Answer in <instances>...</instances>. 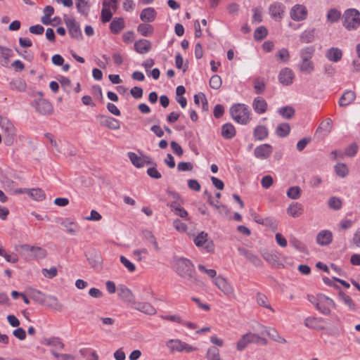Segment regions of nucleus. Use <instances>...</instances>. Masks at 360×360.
<instances>
[{"instance_id": "obj_54", "label": "nucleus", "mask_w": 360, "mask_h": 360, "mask_svg": "<svg viewBox=\"0 0 360 360\" xmlns=\"http://www.w3.org/2000/svg\"><path fill=\"white\" fill-rule=\"evenodd\" d=\"M278 112L285 119H291L295 115V110L291 106H285L279 109Z\"/></svg>"}, {"instance_id": "obj_43", "label": "nucleus", "mask_w": 360, "mask_h": 360, "mask_svg": "<svg viewBox=\"0 0 360 360\" xmlns=\"http://www.w3.org/2000/svg\"><path fill=\"white\" fill-rule=\"evenodd\" d=\"M256 300H257V303L259 306L265 307L268 309H270L273 312L274 311V309L269 304L268 298L265 295H264L261 292H258L256 296Z\"/></svg>"}, {"instance_id": "obj_27", "label": "nucleus", "mask_w": 360, "mask_h": 360, "mask_svg": "<svg viewBox=\"0 0 360 360\" xmlns=\"http://www.w3.org/2000/svg\"><path fill=\"white\" fill-rule=\"evenodd\" d=\"M151 47L150 41L145 39H139L134 43V49L141 54L148 53L150 51Z\"/></svg>"}, {"instance_id": "obj_26", "label": "nucleus", "mask_w": 360, "mask_h": 360, "mask_svg": "<svg viewBox=\"0 0 360 360\" xmlns=\"http://www.w3.org/2000/svg\"><path fill=\"white\" fill-rule=\"evenodd\" d=\"M118 296L125 302L132 303L134 302V295L132 292L125 285H120L118 288Z\"/></svg>"}, {"instance_id": "obj_3", "label": "nucleus", "mask_w": 360, "mask_h": 360, "mask_svg": "<svg viewBox=\"0 0 360 360\" xmlns=\"http://www.w3.org/2000/svg\"><path fill=\"white\" fill-rule=\"evenodd\" d=\"M230 114L235 122L241 124H247L250 120V110L245 104L236 103L233 105L230 108Z\"/></svg>"}, {"instance_id": "obj_20", "label": "nucleus", "mask_w": 360, "mask_h": 360, "mask_svg": "<svg viewBox=\"0 0 360 360\" xmlns=\"http://www.w3.org/2000/svg\"><path fill=\"white\" fill-rule=\"evenodd\" d=\"M294 74L288 68H283L278 75V80L283 85H290L292 83Z\"/></svg>"}, {"instance_id": "obj_53", "label": "nucleus", "mask_w": 360, "mask_h": 360, "mask_svg": "<svg viewBox=\"0 0 360 360\" xmlns=\"http://www.w3.org/2000/svg\"><path fill=\"white\" fill-rule=\"evenodd\" d=\"M206 358L208 360H221L219 350L215 347H210L207 349Z\"/></svg>"}, {"instance_id": "obj_61", "label": "nucleus", "mask_w": 360, "mask_h": 360, "mask_svg": "<svg viewBox=\"0 0 360 360\" xmlns=\"http://www.w3.org/2000/svg\"><path fill=\"white\" fill-rule=\"evenodd\" d=\"M254 89L257 94H262L265 89V83L263 80L257 79L254 82Z\"/></svg>"}, {"instance_id": "obj_29", "label": "nucleus", "mask_w": 360, "mask_h": 360, "mask_svg": "<svg viewBox=\"0 0 360 360\" xmlns=\"http://www.w3.org/2000/svg\"><path fill=\"white\" fill-rule=\"evenodd\" d=\"M332 122L330 118L324 120L318 127L316 134H323V136L328 135L332 129Z\"/></svg>"}, {"instance_id": "obj_38", "label": "nucleus", "mask_w": 360, "mask_h": 360, "mask_svg": "<svg viewBox=\"0 0 360 360\" xmlns=\"http://www.w3.org/2000/svg\"><path fill=\"white\" fill-rule=\"evenodd\" d=\"M137 32L143 37H148L153 34L154 28L148 23H141L137 27Z\"/></svg>"}, {"instance_id": "obj_10", "label": "nucleus", "mask_w": 360, "mask_h": 360, "mask_svg": "<svg viewBox=\"0 0 360 360\" xmlns=\"http://www.w3.org/2000/svg\"><path fill=\"white\" fill-rule=\"evenodd\" d=\"M20 248L25 252L30 253V257L37 259H44L47 255L46 250L41 247L24 244Z\"/></svg>"}, {"instance_id": "obj_22", "label": "nucleus", "mask_w": 360, "mask_h": 360, "mask_svg": "<svg viewBox=\"0 0 360 360\" xmlns=\"http://www.w3.org/2000/svg\"><path fill=\"white\" fill-rule=\"evenodd\" d=\"M43 304L56 311H61L64 308L63 304L56 297L52 295H46V297L44 300Z\"/></svg>"}, {"instance_id": "obj_24", "label": "nucleus", "mask_w": 360, "mask_h": 360, "mask_svg": "<svg viewBox=\"0 0 360 360\" xmlns=\"http://www.w3.org/2000/svg\"><path fill=\"white\" fill-rule=\"evenodd\" d=\"M157 16V12L155 8L148 7L143 9L140 14V19L144 22H153Z\"/></svg>"}, {"instance_id": "obj_56", "label": "nucleus", "mask_w": 360, "mask_h": 360, "mask_svg": "<svg viewBox=\"0 0 360 360\" xmlns=\"http://www.w3.org/2000/svg\"><path fill=\"white\" fill-rule=\"evenodd\" d=\"M268 34L267 29L264 26H259L254 32V38L257 41H260L264 39Z\"/></svg>"}, {"instance_id": "obj_52", "label": "nucleus", "mask_w": 360, "mask_h": 360, "mask_svg": "<svg viewBox=\"0 0 360 360\" xmlns=\"http://www.w3.org/2000/svg\"><path fill=\"white\" fill-rule=\"evenodd\" d=\"M248 336L249 337L250 344L256 343L262 345H266L267 344V340L265 338H262L255 333H248Z\"/></svg>"}, {"instance_id": "obj_8", "label": "nucleus", "mask_w": 360, "mask_h": 360, "mask_svg": "<svg viewBox=\"0 0 360 360\" xmlns=\"http://www.w3.org/2000/svg\"><path fill=\"white\" fill-rule=\"evenodd\" d=\"M207 238L208 234L205 231H201L194 238L193 242L197 247H203L207 252H212L214 250V245L212 240H208Z\"/></svg>"}, {"instance_id": "obj_33", "label": "nucleus", "mask_w": 360, "mask_h": 360, "mask_svg": "<svg viewBox=\"0 0 360 360\" xmlns=\"http://www.w3.org/2000/svg\"><path fill=\"white\" fill-rule=\"evenodd\" d=\"M303 207L299 202H292L287 209V213L292 217H299L302 214Z\"/></svg>"}, {"instance_id": "obj_57", "label": "nucleus", "mask_w": 360, "mask_h": 360, "mask_svg": "<svg viewBox=\"0 0 360 360\" xmlns=\"http://www.w3.org/2000/svg\"><path fill=\"white\" fill-rule=\"evenodd\" d=\"M342 200L338 197H331L329 198L328 205L330 209L339 210L342 207Z\"/></svg>"}, {"instance_id": "obj_47", "label": "nucleus", "mask_w": 360, "mask_h": 360, "mask_svg": "<svg viewBox=\"0 0 360 360\" xmlns=\"http://www.w3.org/2000/svg\"><path fill=\"white\" fill-rule=\"evenodd\" d=\"M290 244L300 252L307 253V246L297 238H291L290 240Z\"/></svg>"}, {"instance_id": "obj_17", "label": "nucleus", "mask_w": 360, "mask_h": 360, "mask_svg": "<svg viewBox=\"0 0 360 360\" xmlns=\"http://www.w3.org/2000/svg\"><path fill=\"white\" fill-rule=\"evenodd\" d=\"M269 14L275 20H280L283 18L285 11V6L282 3L275 2L269 8Z\"/></svg>"}, {"instance_id": "obj_45", "label": "nucleus", "mask_w": 360, "mask_h": 360, "mask_svg": "<svg viewBox=\"0 0 360 360\" xmlns=\"http://www.w3.org/2000/svg\"><path fill=\"white\" fill-rule=\"evenodd\" d=\"M335 174L341 177L345 178L349 174V169L345 163H338L334 167Z\"/></svg>"}, {"instance_id": "obj_25", "label": "nucleus", "mask_w": 360, "mask_h": 360, "mask_svg": "<svg viewBox=\"0 0 360 360\" xmlns=\"http://www.w3.org/2000/svg\"><path fill=\"white\" fill-rule=\"evenodd\" d=\"M356 94L352 90H347L340 98L338 104L340 107H345L352 103L356 99Z\"/></svg>"}, {"instance_id": "obj_6", "label": "nucleus", "mask_w": 360, "mask_h": 360, "mask_svg": "<svg viewBox=\"0 0 360 360\" xmlns=\"http://www.w3.org/2000/svg\"><path fill=\"white\" fill-rule=\"evenodd\" d=\"M167 347L171 353L174 352L190 353L197 349L179 339H171L166 342Z\"/></svg>"}, {"instance_id": "obj_44", "label": "nucleus", "mask_w": 360, "mask_h": 360, "mask_svg": "<svg viewBox=\"0 0 360 360\" xmlns=\"http://www.w3.org/2000/svg\"><path fill=\"white\" fill-rule=\"evenodd\" d=\"M290 131V127L288 123H281L276 127V134L279 137L287 136Z\"/></svg>"}, {"instance_id": "obj_50", "label": "nucleus", "mask_w": 360, "mask_h": 360, "mask_svg": "<svg viewBox=\"0 0 360 360\" xmlns=\"http://www.w3.org/2000/svg\"><path fill=\"white\" fill-rule=\"evenodd\" d=\"M301 188L299 186H291L287 191V196L292 200H297L300 198Z\"/></svg>"}, {"instance_id": "obj_7", "label": "nucleus", "mask_w": 360, "mask_h": 360, "mask_svg": "<svg viewBox=\"0 0 360 360\" xmlns=\"http://www.w3.org/2000/svg\"><path fill=\"white\" fill-rule=\"evenodd\" d=\"M39 98L34 100V107L35 110L41 115H48L53 112L52 104L46 99L42 98L43 94L41 91L37 92Z\"/></svg>"}, {"instance_id": "obj_19", "label": "nucleus", "mask_w": 360, "mask_h": 360, "mask_svg": "<svg viewBox=\"0 0 360 360\" xmlns=\"http://www.w3.org/2000/svg\"><path fill=\"white\" fill-rule=\"evenodd\" d=\"M132 307L148 315L156 314L155 308L149 302H133Z\"/></svg>"}, {"instance_id": "obj_5", "label": "nucleus", "mask_w": 360, "mask_h": 360, "mask_svg": "<svg viewBox=\"0 0 360 360\" xmlns=\"http://www.w3.org/2000/svg\"><path fill=\"white\" fill-rule=\"evenodd\" d=\"M0 127L4 131L5 144L6 146H11L15 134L14 125L7 117L0 115Z\"/></svg>"}, {"instance_id": "obj_55", "label": "nucleus", "mask_w": 360, "mask_h": 360, "mask_svg": "<svg viewBox=\"0 0 360 360\" xmlns=\"http://www.w3.org/2000/svg\"><path fill=\"white\" fill-rule=\"evenodd\" d=\"M11 89L13 90H18L19 91H24L26 89L25 82L20 79H15L10 83Z\"/></svg>"}, {"instance_id": "obj_63", "label": "nucleus", "mask_w": 360, "mask_h": 360, "mask_svg": "<svg viewBox=\"0 0 360 360\" xmlns=\"http://www.w3.org/2000/svg\"><path fill=\"white\" fill-rule=\"evenodd\" d=\"M358 146L354 143L348 146L345 149V155L349 157H354L357 153Z\"/></svg>"}, {"instance_id": "obj_11", "label": "nucleus", "mask_w": 360, "mask_h": 360, "mask_svg": "<svg viewBox=\"0 0 360 360\" xmlns=\"http://www.w3.org/2000/svg\"><path fill=\"white\" fill-rule=\"evenodd\" d=\"M64 20L71 37L75 38L77 40H82V33L79 27V25L75 19L66 18Z\"/></svg>"}, {"instance_id": "obj_46", "label": "nucleus", "mask_w": 360, "mask_h": 360, "mask_svg": "<svg viewBox=\"0 0 360 360\" xmlns=\"http://www.w3.org/2000/svg\"><path fill=\"white\" fill-rule=\"evenodd\" d=\"M339 297L344 302L345 304H346L349 309L352 311L356 310V304H354L352 299L347 295H346L345 292L340 291L339 292Z\"/></svg>"}, {"instance_id": "obj_39", "label": "nucleus", "mask_w": 360, "mask_h": 360, "mask_svg": "<svg viewBox=\"0 0 360 360\" xmlns=\"http://www.w3.org/2000/svg\"><path fill=\"white\" fill-rule=\"evenodd\" d=\"M300 70L305 74H311L314 70L312 60H300L298 64Z\"/></svg>"}, {"instance_id": "obj_62", "label": "nucleus", "mask_w": 360, "mask_h": 360, "mask_svg": "<svg viewBox=\"0 0 360 360\" xmlns=\"http://www.w3.org/2000/svg\"><path fill=\"white\" fill-rule=\"evenodd\" d=\"M277 59L283 62H287L290 58L289 51L286 49L279 50L276 55Z\"/></svg>"}, {"instance_id": "obj_58", "label": "nucleus", "mask_w": 360, "mask_h": 360, "mask_svg": "<svg viewBox=\"0 0 360 360\" xmlns=\"http://www.w3.org/2000/svg\"><path fill=\"white\" fill-rule=\"evenodd\" d=\"M222 84L221 78L217 75L211 77L210 79V86L213 89H219Z\"/></svg>"}, {"instance_id": "obj_64", "label": "nucleus", "mask_w": 360, "mask_h": 360, "mask_svg": "<svg viewBox=\"0 0 360 360\" xmlns=\"http://www.w3.org/2000/svg\"><path fill=\"white\" fill-rule=\"evenodd\" d=\"M147 174L152 179H159L162 177L161 174L156 169V166H153L147 169Z\"/></svg>"}, {"instance_id": "obj_60", "label": "nucleus", "mask_w": 360, "mask_h": 360, "mask_svg": "<svg viewBox=\"0 0 360 360\" xmlns=\"http://www.w3.org/2000/svg\"><path fill=\"white\" fill-rule=\"evenodd\" d=\"M120 262L128 269L130 272H134L136 270L135 265L131 262L124 256H120Z\"/></svg>"}, {"instance_id": "obj_49", "label": "nucleus", "mask_w": 360, "mask_h": 360, "mask_svg": "<svg viewBox=\"0 0 360 360\" xmlns=\"http://www.w3.org/2000/svg\"><path fill=\"white\" fill-rule=\"evenodd\" d=\"M327 20L330 23L338 22L341 17V12L336 8H330L327 13Z\"/></svg>"}, {"instance_id": "obj_34", "label": "nucleus", "mask_w": 360, "mask_h": 360, "mask_svg": "<svg viewBox=\"0 0 360 360\" xmlns=\"http://www.w3.org/2000/svg\"><path fill=\"white\" fill-rule=\"evenodd\" d=\"M141 235L146 240H147L148 243H151L153 245L156 251L159 252L160 250V248L158 244L156 238L151 231L144 229L142 231Z\"/></svg>"}, {"instance_id": "obj_59", "label": "nucleus", "mask_w": 360, "mask_h": 360, "mask_svg": "<svg viewBox=\"0 0 360 360\" xmlns=\"http://www.w3.org/2000/svg\"><path fill=\"white\" fill-rule=\"evenodd\" d=\"M249 344V337L248 336V333H246L243 335L237 342L236 349L238 351H243Z\"/></svg>"}, {"instance_id": "obj_12", "label": "nucleus", "mask_w": 360, "mask_h": 360, "mask_svg": "<svg viewBox=\"0 0 360 360\" xmlns=\"http://www.w3.org/2000/svg\"><path fill=\"white\" fill-rule=\"evenodd\" d=\"M214 284L221 290L226 295L232 296L234 294V290L232 285L228 283L226 279L219 276L214 278Z\"/></svg>"}, {"instance_id": "obj_21", "label": "nucleus", "mask_w": 360, "mask_h": 360, "mask_svg": "<svg viewBox=\"0 0 360 360\" xmlns=\"http://www.w3.org/2000/svg\"><path fill=\"white\" fill-rule=\"evenodd\" d=\"M332 240L333 234L328 230H322L316 236V243L322 246L329 245Z\"/></svg>"}, {"instance_id": "obj_23", "label": "nucleus", "mask_w": 360, "mask_h": 360, "mask_svg": "<svg viewBox=\"0 0 360 360\" xmlns=\"http://www.w3.org/2000/svg\"><path fill=\"white\" fill-rule=\"evenodd\" d=\"M238 251L240 253V255L244 256L250 262H251L255 266H259L262 264V261L259 258V257L253 254L248 250L245 249L243 248H238Z\"/></svg>"}, {"instance_id": "obj_2", "label": "nucleus", "mask_w": 360, "mask_h": 360, "mask_svg": "<svg viewBox=\"0 0 360 360\" xmlns=\"http://www.w3.org/2000/svg\"><path fill=\"white\" fill-rule=\"evenodd\" d=\"M308 300L324 315H329L330 314V307H335V304L334 301L328 297L319 294L316 296L308 295Z\"/></svg>"}, {"instance_id": "obj_4", "label": "nucleus", "mask_w": 360, "mask_h": 360, "mask_svg": "<svg viewBox=\"0 0 360 360\" xmlns=\"http://www.w3.org/2000/svg\"><path fill=\"white\" fill-rule=\"evenodd\" d=\"M343 18V26L348 30H356L360 25V13L355 8L346 10Z\"/></svg>"}, {"instance_id": "obj_51", "label": "nucleus", "mask_w": 360, "mask_h": 360, "mask_svg": "<svg viewBox=\"0 0 360 360\" xmlns=\"http://www.w3.org/2000/svg\"><path fill=\"white\" fill-rule=\"evenodd\" d=\"M314 29L304 31L300 35V40L303 43L311 42L314 38Z\"/></svg>"}, {"instance_id": "obj_31", "label": "nucleus", "mask_w": 360, "mask_h": 360, "mask_svg": "<svg viewBox=\"0 0 360 360\" xmlns=\"http://www.w3.org/2000/svg\"><path fill=\"white\" fill-rule=\"evenodd\" d=\"M221 136L226 139H231L236 136V129L231 123H226L221 127Z\"/></svg>"}, {"instance_id": "obj_14", "label": "nucleus", "mask_w": 360, "mask_h": 360, "mask_svg": "<svg viewBox=\"0 0 360 360\" xmlns=\"http://www.w3.org/2000/svg\"><path fill=\"white\" fill-rule=\"evenodd\" d=\"M307 10L303 5L296 4L290 11V17L295 21H302L307 18Z\"/></svg>"}, {"instance_id": "obj_15", "label": "nucleus", "mask_w": 360, "mask_h": 360, "mask_svg": "<svg viewBox=\"0 0 360 360\" xmlns=\"http://www.w3.org/2000/svg\"><path fill=\"white\" fill-rule=\"evenodd\" d=\"M273 152V148L270 144L264 143L257 146L254 151L255 156L258 159H266Z\"/></svg>"}, {"instance_id": "obj_9", "label": "nucleus", "mask_w": 360, "mask_h": 360, "mask_svg": "<svg viewBox=\"0 0 360 360\" xmlns=\"http://www.w3.org/2000/svg\"><path fill=\"white\" fill-rule=\"evenodd\" d=\"M118 0H103L102 5L103 8L101 13V20L103 23L109 22L112 17V13L110 10L111 7L114 11L117 9V3Z\"/></svg>"}, {"instance_id": "obj_36", "label": "nucleus", "mask_w": 360, "mask_h": 360, "mask_svg": "<svg viewBox=\"0 0 360 360\" xmlns=\"http://www.w3.org/2000/svg\"><path fill=\"white\" fill-rule=\"evenodd\" d=\"M44 344L48 346L53 347L56 349H63L65 347L63 342L58 337L46 338L44 340Z\"/></svg>"}, {"instance_id": "obj_18", "label": "nucleus", "mask_w": 360, "mask_h": 360, "mask_svg": "<svg viewBox=\"0 0 360 360\" xmlns=\"http://www.w3.org/2000/svg\"><path fill=\"white\" fill-rule=\"evenodd\" d=\"M323 322L324 319L322 318L311 316L306 318L304 321L306 327L317 330H322L325 329V327L322 325V323Z\"/></svg>"}, {"instance_id": "obj_13", "label": "nucleus", "mask_w": 360, "mask_h": 360, "mask_svg": "<svg viewBox=\"0 0 360 360\" xmlns=\"http://www.w3.org/2000/svg\"><path fill=\"white\" fill-rule=\"evenodd\" d=\"M13 193L18 194V193H27L28 194L31 198H32L35 200H42L45 198L46 195L41 188H19L16 189L13 191Z\"/></svg>"}, {"instance_id": "obj_30", "label": "nucleus", "mask_w": 360, "mask_h": 360, "mask_svg": "<svg viewBox=\"0 0 360 360\" xmlns=\"http://www.w3.org/2000/svg\"><path fill=\"white\" fill-rule=\"evenodd\" d=\"M124 26V20L122 18H115L110 24V30L112 33L118 34Z\"/></svg>"}, {"instance_id": "obj_1", "label": "nucleus", "mask_w": 360, "mask_h": 360, "mask_svg": "<svg viewBox=\"0 0 360 360\" xmlns=\"http://www.w3.org/2000/svg\"><path fill=\"white\" fill-rule=\"evenodd\" d=\"M176 271L184 279L186 285H198L199 281L195 276V271L192 262L186 258L181 257L176 261Z\"/></svg>"}, {"instance_id": "obj_28", "label": "nucleus", "mask_w": 360, "mask_h": 360, "mask_svg": "<svg viewBox=\"0 0 360 360\" xmlns=\"http://www.w3.org/2000/svg\"><path fill=\"white\" fill-rule=\"evenodd\" d=\"M326 56L329 60L337 63L341 60L342 51L338 48L332 47L327 51Z\"/></svg>"}, {"instance_id": "obj_41", "label": "nucleus", "mask_w": 360, "mask_h": 360, "mask_svg": "<svg viewBox=\"0 0 360 360\" xmlns=\"http://www.w3.org/2000/svg\"><path fill=\"white\" fill-rule=\"evenodd\" d=\"M128 157L131 162V163L137 168H141L144 166L143 157L138 156L135 153L129 152L128 153Z\"/></svg>"}, {"instance_id": "obj_16", "label": "nucleus", "mask_w": 360, "mask_h": 360, "mask_svg": "<svg viewBox=\"0 0 360 360\" xmlns=\"http://www.w3.org/2000/svg\"><path fill=\"white\" fill-rule=\"evenodd\" d=\"M96 117L98 120L101 124L110 129L116 130L120 129V122L115 118L102 115H99Z\"/></svg>"}, {"instance_id": "obj_35", "label": "nucleus", "mask_w": 360, "mask_h": 360, "mask_svg": "<svg viewBox=\"0 0 360 360\" xmlns=\"http://www.w3.org/2000/svg\"><path fill=\"white\" fill-rule=\"evenodd\" d=\"M268 129L264 125H259L256 127L253 131L254 138L257 141L264 140L268 136Z\"/></svg>"}, {"instance_id": "obj_40", "label": "nucleus", "mask_w": 360, "mask_h": 360, "mask_svg": "<svg viewBox=\"0 0 360 360\" xmlns=\"http://www.w3.org/2000/svg\"><path fill=\"white\" fill-rule=\"evenodd\" d=\"M314 51V47L311 46L301 49L300 52V60H311Z\"/></svg>"}, {"instance_id": "obj_32", "label": "nucleus", "mask_w": 360, "mask_h": 360, "mask_svg": "<svg viewBox=\"0 0 360 360\" xmlns=\"http://www.w3.org/2000/svg\"><path fill=\"white\" fill-rule=\"evenodd\" d=\"M252 107L256 112L262 114L266 110L267 103L264 99L257 97L254 99Z\"/></svg>"}, {"instance_id": "obj_48", "label": "nucleus", "mask_w": 360, "mask_h": 360, "mask_svg": "<svg viewBox=\"0 0 360 360\" xmlns=\"http://www.w3.org/2000/svg\"><path fill=\"white\" fill-rule=\"evenodd\" d=\"M29 296L31 299L41 304H43L44 300L46 297V295L41 292L34 289L30 290Z\"/></svg>"}, {"instance_id": "obj_37", "label": "nucleus", "mask_w": 360, "mask_h": 360, "mask_svg": "<svg viewBox=\"0 0 360 360\" xmlns=\"http://www.w3.org/2000/svg\"><path fill=\"white\" fill-rule=\"evenodd\" d=\"M61 224L66 228L67 231L72 235H75L79 228L77 224L68 218L64 219L61 222Z\"/></svg>"}, {"instance_id": "obj_42", "label": "nucleus", "mask_w": 360, "mask_h": 360, "mask_svg": "<svg viewBox=\"0 0 360 360\" xmlns=\"http://www.w3.org/2000/svg\"><path fill=\"white\" fill-rule=\"evenodd\" d=\"M77 11L84 16H87L89 13L90 5L86 0L77 1L76 4Z\"/></svg>"}]
</instances>
